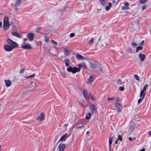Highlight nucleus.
I'll return each mask as SVG.
<instances>
[{"label": "nucleus", "mask_w": 151, "mask_h": 151, "mask_svg": "<svg viewBox=\"0 0 151 151\" xmlns=\"http://www.w3.org/2000/svg\"><path fill=\"white\" fill-rule=\"evenodd\" d=\"M122 100L119 97H117L115 100V106L118 112H120L122 111Z\"/></svg>", "instance_id": "nucleus-1"}, {"label": "nucleus", "mask_w": 151, "mask_h": 151, "mask_svg": "<svg viewBox=\"0 0 151 151\" xmlns=\"http://www.w3.org/2000/svg\"><path fill=\"white\" fill-rule=\"evenodd\" d=\"M6 42L8 45L13 49L17 47L18 45L16 42L9 38L6 40Z\"/></svg>", "instance_id": "nucleus-2"}, {"label": "nucleus", "mask_w": 151, "mask_h": 151, "mask_svg": "<svg viewBox=\"0 0 151 151\" xmlns=\"http://www.w3.org/2000/svg\"><path fill=\"white\" fill-rule=\"evenodd\" d=\"M9 25L8 17L6 16L4 17L3 21L4 29L5 30H7L9 27Z\"/></svg>", "instance_id": "nucleus-3"}, {"label": "nucleus", "mask_w": 151, "mask_h": 151, "mask_svg": "<svg viewBox=\"0 0 151 151\" xmlns=\"http://www.w3.org/2000/svg\"><path fill=\"white\" fill-rule=\"evenodd\" d=\"M67 70L68 71L70 72H71L72 73H75L77 72H79L78 68L76 67H73L72 68L71 66H69L67 68Z\"/></svg>", "instance_id": "nucleus-4"}, {"label": "nucleus", "mask_w": 151, "mask_h": 151, "mask_svg": "<svg viewBox=\"0 0 151 151\" xmlns=\"http://www.w3.org/2000/svg\"><path fill=\"white\" fill-rule=\"evenodd\" d=\"M21 46L22 48L27 50H29L32 49L31 46L29 43L22 44L21 45Z\"/></svg>", "instance_id": "nucleus-5"}, {"label": "nucleus", "mask_w": 151, "mask_h": 151, "mask_svg": "<svg viewBox=\"0 0 151 151\" xmlns=\"http://www.w3.org/2000/svg\"><path fill=\"white\" fill-rule=\"evenodd\" d=\"M27 37L28 38L29 41L31 42L33 40L34 35L32 32H30L27 34Z\"/></svg>", "instance_id": "nucleus-6"}, {"label": "nucleus", "mask_w": 151, "mask_h": 151, "mask_svg": "<svg viewBox=\"0 0 151 151\" xmlns=\"http://www.w3.org/2000/svg\"><path fill=\"white\" fill-rule=\"evenodd\" d=\"M78 71H80L81 68H82L83 69H86V65L85 63L84 62L82 63L79 64L78 65Z\"/></svg>", "instance_id": "nucleus-7"}, {"label": "nucleus", "mask_w": 151, "mask_h": 151, "mask_svg": "<svg viewBox=\"0 0 151 151\" xmlns=\"http://www.w3.org/2000/svg\"><path fill=\"white\" fill-rule=\"evenodd\" d=\"M65 144L60 143L58 145L57 149H59L58 151H64L65 149Z\"/></svg>", "instance_id": "nucleus-8"}, {"label": "nucleus", "mask_w": 151, "mask_h": 151, "mask_svg": "<svg viewBox=\"0 0 151 151\" xmlns=\"http://www.w3.org/2000/svg\"><path fill=\"white\" fill-rule=\"evenodd\" d=\"M83 94L85 99L88 100L89 99V96L91 95L90 93L88 92L87 90H84L83 91Z\"/></svg>", "instance_id": "nucleus-9"}, {"label": "nucleus", "mask_w": 151, "mask_h": 151, "mask_svg": "<svg viewBox=\"0 0 151 151\" xmlns=\"http://www.w3.org/2000/svg\"><path fill=\"white\" fill-rule=\"evenodd\" d=\"M4 48L5 51L7 52L11 51L13 49L11 47L8 45H5L4 46Z\"/></svg>", "instance_id": "nucleus-10"}, {"label": "nucleus", "mask_w": 151, "mask_h": 151, "mask_svg": "<svg viewBox=\"0 0 151 151\" xmlns=\"http://www.w3.org/2000/svg\"><path fill=\"white\" fill-rule=\"evenodd\" d=\"M45 116V115L44 113L42 112L41 113L40 115L38 116L36 118V119L40 121H42L44 119Z\"/></svg>", "instance_id": "nucleus-11"}, {"label": "nucleus", "mask_w": 151, "mask_h": 151, "mask_svg": "<svg viewBox=\"0 0 151 151\" xmlns=\"http://www.w3.org/2000/svg\"><path fill=\"white\" fill-rule=\"evenodd\" d=\"M76 58L77 60H84L85 59H87V58L84 57L80 54H77L76 55Z\"/></svg>", "instance_id": "nucleus-12"}, {"label": "nucleus", "mask_w": 151, "mask_h": 151, "mask_svg": "<svg viewBox=\"0 0 151 151\" xmlns=\"http://www.w3.org/2000/svg\"><path fill=\"white\" fill-rule=\"evenodd\" d=\"M129 4L128 2H125L124 3V6H122L121 8L122 10H127L129 9Z\"/></svg>", "instance_id": "nucleus-13"}, {"label": "nucleus", "mask_w": 151, "mask_h": 151, "mask_svg": "<svg viewBox=\"0 0 151 151\" xmlns=\"http://www.w3.org/2000/svg\"><path fill=\"white\" fill-rule=\"evenodd\" d=\"M12 34L13 36L19 38H21L22 37L21 35L19 34L16 32H12Z\"/></svg>", "instance_id": "nucleus-14"}, {"label": "nucleus", "mask_w": 151, "mask_h": 151, "mask_svg": "<svg viewBox=\"0 0 151 151\" xmlns=\"http://www.w3.org/2000/svg\"><path fill=\"white\" fill-rule=\"evenodd\" d=\"M95 109V105L94 104H91L89 107V109L91 112L93 114L94 113Z\"/></svg>", "instance_id": "nucleus-15"}, {"label": "nucleus", "mask_w": 151, "mask_h": 151, "mask_svg": "<svg viewBox=\"0 0 151 151\" xmlns=\"http://www.w3.org/2000/svg\"><path fill=\"white\" fill-rule=\"evenodd\" d=\"M148 87V85L147 84H145L142 90L140 92V94H141V96L142 95H144L145 93V95L146 93V89Z\"/></svg>", "instance_id": "nucleus-16"}, {"label": "nucleus", "mask_w": 151, "mask_h": 151, "mask_svg": "<svg viewBox=\"0 0 151 151\" xmlns=\"http://www.w3.org/2000/svg\"><path fill=\"white\" fill-rule=\"evenodd\" d=\"M67 134L66 133L63 136H62L61 138L60 139V141H65L68 136H67Z\"/></svg>", "instance_id": "nucleus-17"}, {"label": "nucleus", "mask_w": 151, "mask_h": 151, "mask_svg": "<svg viewBox=\"0 0 151 151\" xmlns=\"http://www.w3.org/2000/svg\"><path fill=\"white\" fill-rule=\"evenodd\" d=\"M141 61H143L145 59V56L144 54L140 53L138 56Z\"/></svg>", "instance_id": "nucleus-18"}, {"label": "nucleus", "mask_w": 151, "mask_h": 151, "mask_svg": "<svg viewBox=\"0 0 151 151\" xmlns=\"http://www.w3.org/2000/svg\"><path fill=\"white\" fill-rule=\"evenodd\" d=\"M4 82L7 87H9L12 84L11 81L9 80H5Z\"/></svg>", "instance_id": "nucleus-19"}, {"label": "nucleus", "mask_w": 151, "mask_h": 151, "mask_svg": "<svg viewBox=\"0 0 151 151\" xmlns=\"http://www.w3.org/2000/svg\"><path fill=\"white\" fill-rule=\"evenodd\" d=\"M145 96V93L144 95H142L141 96V94H140V98L138 100L137 102L138 104H139L141 103L143 99L144 98Z\"/></svg>", "instance_id": "nucleus-20"}, {"label": "nucleus", "mask_w": 151, "mask_h": 151, "mask_svg": "<svg viewBox=\"0 0 151 151\" xmlns=\"http://www.w3.org/2000/svg\"><path fill=\"white\" fill-rule=\"evenodd\" d=\"M94 79L93 76H90L89 77V78L88 79L87 82L89 83H91L94 80Z\"/></svg>", "instance_id": "nucleus-21"}, {"label": "nucleus", "mask_w": 151, "mask_h": 151, "mask_svg": "<svg viewBox=\"0 0 151 151\" xmlns=\"http://www.w3.org/2000/svg\"><path fill=\"white\" fill-rule=\"evenodd\" d=\"M114 137H112L109 138V148H110L111 147V144L113 140L114 139Z\"/></svg>", "instance_id": "nucleus-22"}, {"label": "nucleus", "mask_w": 151, "mask_h": 151, "mask_svg": "<svg viewBox=\"0 0 151 151\" xmlns=\"http://www.w3.org/2000/svg\"><path fill=\"white\" fill-rule=\"evenodd\" d=\"M64 62L65 63L66 66V67H68L69 65V63L70 62L69 59L68 58H65L64 60Z\"/></svg>", "instance_id": "nucleus-23"}, {"label": "nucleus", "mask_w": 151, "mask_h": 151, "mask_svg": "<svg viewBox=\"0 0 151 151\" xmlns=\"http://www.w3.org/2000/svg\"><path fill=\"white\" fill-rule=\"evenodd\" d=\"M101 4L103 6L105 5L107 2V0H99Z\"/></svg>", "instance_id": "nucleus-24"}, {"label": "nucleus", "mask_w": 151, "mask_h": 151, "mask_svg": "<svg viewBox=\"0 0 151 151\" xmlns=\"http://www.w3.org/2000/svg\"><path fill=\"white\" fill-rule=\"evenodd\" d=\"M93 115L92 113H88L86 114V119H89L90 118L91 116Z\"/></svg>", "instance_id": "nucleus-25"}, {"label": "nucleus", "mask_w": 151, "mask_h": 151, "mask_svg": "<svg viewBox=\"0 0 151 151\" xmlns=\"http://www.w3.org/2000/svg\"><path fill=\"white\" fill-rule=\"evenodd\" d=\"M111 6V3H108V6H107L105 7V9L106 11L109 10Z\"/></svg>", "instance_id": "nucleus-26"}, {"label": "nucleus", "mask_w": 151, "mask_h": 151, "mask_svg": "<svg viewBox=\"0 0 151 151\" xmlns=\"http://www.w3.org/2000/svg\"><path fill=\"white\" fill-rule=\"evenodd\" d=\"M118 138L117 139V140H120L122 141V137L120 134H118L117 136Z\"/></svg>", "instance_id": "nucleus-27"}, {"label": "nucleus", "mask_w": 151, "mask_h": 151, "mask_svg": "<svg viewBox=\"0 0 151 151\" xmlns=\"http://www.w3.org/2000/svg\"><path fill=\"white\" fill-rule=\"evenodd\" d=\"M69 54V51L67 50H65L64 51V55L66 56H68Z\"/></svg>", "instance_id": "nucleus-28"}, {"label": "nucleus", "mask_w": 151, "mask_h": 151, "mask_svg": "<svg viewBox=\"0 0 151 151\" xmlns=\"http://www.w3.org/2000/svg\"><path fill=\"white\" fill-rule=\"evenodd\" d=\"M143 48V47L139 46L137 47L136 50V52H137L139 50H142Z\"/></svg>", "instance_id": "nucleus-29"}, {"label": "nucleus", "mask_w": 151, "mask_h": 151, "mask_svg": "<svg viewBox=\"0 0 151 151\" xmlns=\"http://www.w3.org/2000/svg\"><path fill=\"white\" fill-rule=\"evenodd\" d=\"M90 66L93 68H96L97 67V65L91 63L90 64Z\"/></svg>", "instance_id": "nucleus-30"}, {"label": "nucleus", "mask_w": 151, "mask_h": 151, "mask_svg": "<svg viewBox=\"0 0 151 151\" xmlns=\"http://www.w3.org/2000/svg\"><path fill=\"white\" fill-rule=\"evenodd\" d=\"M22 1V0H17L15 5L18 6L20 4Z\"/></svg>", "instance_id": "nucleus-31"}, {"label": "nucleus", "mask_w": 151, "mask_h": 151, "mask_svg": "<svg viewBox=\"0 0 151 151\" xmlns=\"http://www.w3.org/2000/svg\"><path fill=\"white\" fill-rule=\"evenodd\" d=\"M94 40V38L93 37H92L91 38V39L89 41V43L90 45H91L92 43L93 42Z\"/></svg>", "instance_id": "nucleus-32"}, {"label": "nucleus", "mask_w": 151, "mask_h": 151, "mask_svg": "<svg viewBox=\"0 0 151 151\" xmlns=\"http://www.w3.org/2000/svg\"><path fill=\"white\" fill-rule=\"evenodd\" d=\"M117 84L121 85L122 84V81L120 79H119L116 81Z\"/></svg>", "instance_id": "nucleus-33"}, {"label": "nucleus", "mask_w": 151, "mask_h": 151, "mask_svg": "<svg viewBox=\"0 0 151 151\" xmlns=\"http://www.w3.org/2000/svg\"><path fill=\"white\" fill-rule=\"evenodd\" d=\"M134 77L137 80H139V78L138 76L136 74H134Z\"/></svg>", "instance_id": "nucleus-34"}, {"label": "nucleus", "mask_w": 151, "mask_h": 151, "mask_svg": "<svg viewBox=\"0 0 151 151\" xmlns=\"http://www.w3.org/2000/svg\"><path fill=\"white\" fill-rule=\"evenodd\" d=\"M51 42L52 43V44L55 45H56L57 44V42H55L54 40H51Z\"/></svg>", "instance_id": "nucleus-35"}, {"label": "nucleus", "mask_w": 151, "mask_h": 151, "mask_svg": "<svg viewBox=\"0 0 151 151\" xmlns=\"http://www.w3.org/2000/svg\"><path fill=\"white\" fill-rule=\"evenodd\" d=\"M134 129V128L133 126H131L129 128V130L130 131H132Z\"/></svg>", "instance_id": "nucleus-36"}, {"label": "nucleus", "mask_w": 151, "mask_h": 151, "mask_svg": "<svg viewBox=\"0 0 151 151\" xmlns=\"http://www.w3.org/2000/svg\"><path fill=\"white\" fill-rule=\"evenodd\" d=\"M132 46L133 47H135L137 46L136 43L135 42H132Z\"/></svg>", "instance_id": "nucleus-37"}, {"label": "nucleus", "mask_w": 151, "mask_h": 151, "mask_svg": "<svg viewBox=\"0 0 151 151\" xmlns=\"http://www.w3.org/2000/svg\"><path fill=\"white\" fill-rule=\"evenodd\" d=\"M90 97L92 100H95L96 99L95 97L93 96L90 95Z\"/></svg>", "instance_id": "nucleus-38"}, {"label": "nucleus", "mask_w": 151, "mask_h": 151, "mask_svg": "<svg viewBox=\"0 0 151 151\" xmlns=\"http://www.w3.org/2000/svg\"><path fill=\"white\" fill-rule=\"evenodd\" d=\"M41 29V27H38L36 28V32H39V31Z\"/></svg>", "instance_id": "nucleus-39"}, {"label": "nucleus", "mask_w": 151, "mask_h": 151, "mask_svg": "<svg viewBox=\"0 0 151 151\" xmlns=\"http://www.w3.org/2000/svg\"><path fill=\"white\" fill-rule=\"evenodd\" d=\"M108 100L111 101L114 99V97H108L107 99Z\"/></svg>", "instance_id": "nucleus-40"}, {"label": "nucleus", "mask_w": 151, "mask_h": 151, "mask_svg": "<svg viewBox=\"0 0 151 151\" xmlns=\"http://www.w3.org/2000/svg\"><path fill=\"white\" fill-rule=\"evenodd\" d=\"M124 88L123 87L121 86L119 88V90L120 91H122L124 90Z\"/></svg>", "instance_id": "nucleus-41"}, {"label": "nucleus", "mask_w": 151, "mask_h": 151, "mask_svg": "<svg viewBox=\"0 0 151 151\" xmlns=\"http://www.w3.org/2000/svg\"><path fill=\"white\" fill-rule=\"evenodd\" d=\"M44 40L45 41L47 42H48L49 40L48 38L46 36H45Z\"/></svg>", "instance_id": "nucleus-42"}, {"label": "nucleus", "mask_w": 151, "mask_h": 151, "mask_svg": "<svg viewBox=\"0 0 151 151\" xmlns=\"http://www.w3.org/2000/svg\"><path fill=\"white\" fill-rule=\"evenodd\" d=\"M75 36V34L74 33H71L70 35V37H72Z\"/></svg>", "instance_id": "nucleus-43"}, {"label": "nucleus", "mask_w": 151, "mask_h": 151, "mask_svg": "<svg viewBox=\"0 0 151 151\" xmlns=\"http://www.w3.org/2000/svg\"><path fill=\"white\" fill-rule=\"evenodd\" d=\"M24 68L20 70L19 73H23L24 72Z\"/></svg>", "instance_id": "nucleus-44"}, {"label": "nucleus", "mask_w": 151, "mask_h": 151, "mask_svg": "<svg viewBox=\"0 0 151 151\" xmlns=\"http://www.w3.org/2000/svg\"><path fill=\"white\" fill-rule=\"evenodd\" d=\"M129 140L130 141H132L133 140H135V138H132L131 137H130L129 138Z\"/></svg>", "instance_id": "nucleus-45"}, {"label": "nucleus", "mask_w": 151, "mask_h": 151, "mask_svg": "<svg viewBox=\"0 0 151 151\" xmlns=\"http://www.w3.org/2000/svg\"><path fill=\"white\" fill-rule=\"evenodd\" d=\"M147 7V6L146 5H143L142 7V10H144Z\"/></svg>", "instance_id": "nucleus-46"}, {"label": "nucleus", "mask_w": 151, "mask_h": 151, "mask_svg": "<svg viewBox=\"0 0 151 151\" xmlns=\"http://www.w3.org/2000/svg\"><path fill=\"white\" fill-rule=\"evenodd\" d=\"M30 78H33L35 76V74H33L32 75L29 76Z\"/></svg>", "instance_id": "nucleus-47"}, {"label": "nucleus", "mask_w": 151, "mask_h": 151, "mask_svg": "<svg viewBox=\"0 0 151 151\" xmlns=\"http://www.w3.org/2000/svg\"><path fill=\"white\" fill-rule=\"evenodd\" d=\"M84 127L83 126H81L79 127H78V128H80L81 129H83Z\"/></svg>", "instance_id": "nucleus-48"}, {"label": "nucleus", "mask_w": 151, "mask_h": 151, "mask_svg": "<svg viewBox=\"0 0 151 151\" xmlns=\"http://www.w3.org/2000/svg\"><path fill=\"white\" fill-rule=\"evenodd\" d=\"M144 40H142V41L141 42V45H143V44H144Z\"/></svg>", "instance_id": "nucleus-49"}, {"label": "nucleus", "mask_w": 151, "mask_h": 151, "mask_svg": "<svg viewBox=\"0 0 151 151\" xmlns=\"http://www.w3.org/2000/svg\"><path fill=\"white\" fill-rule=\"evenodd\" d=\"M37 85L35 84V85L34 86V89L37 88Z\"/></svg>", "instance_id": "nucleus-50"}, {"label": "nucleus", "mask_w": 151, "mask_h": 151, "mask_svg": "<svg viewBox=\"0 0 151 151\" xmlns=\"http://www.w3.org/2000/svg\"><path fill=\"white\" fill-rule=\"evenodd\" d=\"M27 38H25L24 40V41L23 42V44L25 43V41L27 40Z\"/></svg>", "instance_id": "nucleus-51"}, {"label": "nucleus", "mask_w": 151, "mask_h": 151, "mask_svg": "<svg viewBox=\"0 0 151 151\" xmlns=\"http://www.w3.org/2000/svg\"><path fill=\"white\" fill-rule=\"evenodd\" d=\"M2 22H0V28H1L2 27Z\"/></svg>", "instance_id": "nucleus-52"}, {"label": "nucleus", "mask_w": 151, "mask_h": 151, "mask_svg": "<svg viewBox=\"0 0 151 151\" xmlns=\"http://www.w3.org/2000/svg\"><path fill=\"white\" fill-rule=\"evenodd\" d=\"M145 148H143L141 150L139 151H145Z\"/></svg>", "instance_id": "nucleus-53"}, {"label": "nucleus", "mask_w": 151, "mask_h": 151, "mask_svg": "<svg viewBox=\"0 0 151 151\" xmlns=\"http://www.w3.org/2000/svg\"><path fill=\"white\" fill-rule=\"evenodd\" d=\"M79 103L80 104V106H81L83 107V104H81V103H80V102H79Z\"/></svg>", "instance_id": "nucleus-54"}, {"label": "nucleus", "mask_w": 151, "mask_h": 151, "mask_svg": "<svg viewBox=\"0 0 151 151\" xmlns=\"http://www.w3.org/2000/svg\"><path fill=\"white\" fill-rule=\"evenodd\" d=\"M101 9H97V13H99V11H101Z\"/></svg>", "instance_id": "nucleus-55"}, {"label": "nucleus", "mask_w": 151, "mask_h": 151, "mask_svg": "<svg viewBox=\"0 0 151 151\" xmlns=\"http://www.w3.org/2000/svg\"><path fill=\"white\" fill-rule=\"evenodd\" d=\"M148 135L151 136V130L148 133Z\"/></svg>", "instance_id": "nucleus-56"}, {"label": "nucleus", "mask_w": 151, "mask_h": 151, "mask_svg": "<svg viewBox=\"0 0 151 151\" xmlns=\"http://www.w3.org/2000/svg\"><path fill=\"white\" fill-rule=\"evenodd\" d=\"M118 140H117V139H116L114 143L115 144H116L118 143Z\"/></svg>", "instance_id": "nucleus-57"}, {"label": "nucleus", "mask_w": 151, "mask_h": 151, "mask_svg": "<svg viewBox=\"0 0 151 151\" xmlns=\"http://www.w3.org/2000/svg\"><path fill=\"white\" fill-rule=\"evenodd\" d=\"M68 124L67 123H65L64 125V127H66V126H68Z\"/></svg>", "instance_id": "nucleus-58"}, {"label": "nucleus", "mask_w": 151, "mask_h": 151, "mask_svg": "<svg viewBox=\"0 0 151 151\" xmlns=\"http://www.w3.org/2000/svg\"><path fill=\"white\" fill-rule=\"evenodd\" d=\"M29 76H26V77H25V78L26 79H27V78H29Z\"/></svg>", "instance_id": "nucleus-59"}, {"label": "nucleus", "mask_w": 151, "mask_h": 151, "mask_svg": "<svg viewBox=\"0 0 151 151\" xmlns=\"http://www.w3.org/2000/svg\"><path fill=\"white\" fill-rule=\"evenodd\" d=\"M89 131H88L86 132V134H88L89 133Z\"/></svg>", "instance_id": "nucleus-60"}, {"label": "nucleus", "mask_w": 151, "mask_h": 151, "mask_svg": "<svg viewBox=\"0 0 151 151\" xmlns=\"http://www.w3.org/2000/svg\"><path fill=\"white\" fill-rule=\"evenodd\" d=\"M61 141H60V140L58 141V142H57V144H58V143L60 142Z\"/></svg>", "instance_id": "nucleus-61"}, {"label": "nucleus", "mask_w": 151, "mask_h": 151, "mask_svg": "<svg viewBox=\"0 0 151 151\" xmlns=\"http://www.w3.org/2000/svg\"><path fill=\"white\" fill-rule=\"evenodd\" d=\"M1 146L0 145V151H1Z\"/></svg>", "instance_id": "nucleus-62"}, {"label": "nucleus", "mask_w": 151, "mask_h": 151, "mask_svg": "<svg viewBox=\"0 0 151 151\" xmlns=\"http://www.w3.org/2000/svg\"><path fill=\"white\" fill-rule=\"evenodd\" d=\"M115 1L114 0H113L112 1V2L113 3H114L115 2Z\"/></svg>", "instance_id": "nucleus-63"}, {"label": "nucleus", "mask_w": 151, "mask_h": 151, "mask_svg": "<svg viewBox=\"0 0 151 151\" xmlns=\"http://www.w3.org/2000/svg\"><path fill=\"white\" fill-rule=\"evenodd\" d=\"M109 151H111V147L109 148Z\"/></svg>", "instance_id": "nucleus-64"}]
</instances>
